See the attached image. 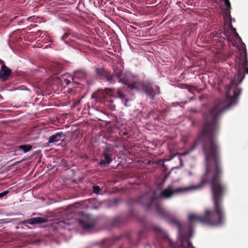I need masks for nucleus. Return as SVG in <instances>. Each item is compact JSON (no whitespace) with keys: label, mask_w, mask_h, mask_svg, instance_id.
<instances>
[{"label":"nucleus","mask_w":248,"mask_h":248,"mask_svg":"<svg viewBox=\"0 0 248 248\" xmlns=\"http://www.w3.org/2000/svg\"><path fill=\"white\" fill-rule=\"evenodd\" d=\"M18 148L19 150H23L24 153H27L32 149V146L30 144H24L19 146Z\"/></svg>","instance_id":"ddd939ff"},{"label":"nucleus","mask_w":248,"mask_h":248,"mask_svg":"<svg viewBox=\"0 0 248 248\" xmlns=\"http://www.w3.org/2000/svg\"><path fill=\"white\" fill-rule=\"evenodd\" d=\"M93 189L94 193L98 194L100 191V187L98 186H93Z\"/></svg>","instance_id":"a211bd4d"},{"label":"nucleus","mask_w":248,"mask_h":248,"mask_svg":"<svg viewBox=\"0 0 248 248\" xmlns=\"http://www.w3.org/2000/svg\"><path fill=\"white\" fill-rule=\"evenodd\" d=\"M229 27L231 28L232 31L234 33V36L236 38H238V39H240V40H241V38L239 37L238 34L237 33V32L236 31V29L232 27V24L231 23H230L229 24Z\"/></svg>","instance_id":"2eb2a0df"},{"label":"nucleus","mask_w":248,"mask_h":248,"mask_svg":"<svg viewBox=\"0 0 248 248\" xmlns=\"http://www.w3.org/2000/svg\"><path fill=\"white\" fill-rule=\"evenodd\" d=\"M115 78L118 79L119 82H122L124 84L126 85L124 82L121 81L120 78H122L123 80H129L132 82L134 77L129 75L124 74L120 70L117 69L114 70V75H108L107 76V80L110 83H114L116 81Z\"/></svg>","instance_id":"20e7f679"},{"label":"nucleus","mask_w":248,"mask_h":248,"mask_svg":"<svg viewBox=\"0 0 248 248\" xmlns=\"http://www.w3.org/2000/svg\"><path fill=\"white\" fill-rule=\"evenodd\" d=\"M11 72V70L8 67L4 64L2 65L0 69V80L1 81L7 80L10 76Z\"/></svg>","instance_id":"39448f33"},{"label":"nucleus","mask_w":248,"mask_h":248,"mask_svg":"<svg viewBox=\"0 0 248 248\" xmlns=\"http://www.w3.org/2000/svg\"><path fill=\"white\" fill-rule=\"evenodd\" d=\"M65 135L62 132L56 133L55 134L51 135L47 142V146L51 143H54L61 140L62 138H64Z\"/></svg>","instance_id":"6e6552de"},{"label":"nucleus","mask_w":248,"mask_h":248,"mask_svg":"<svg viewBox=\"0 0 248 248\" xmlns=\"http://www.w3.org/2000/svg\"><path fill=\"white\" fill-rule=\"evenodd\" d=\"M109 107L112 110H114L115 108V106L114 105H110Z\"/></svg>","instance_id":"4be33fe9"},{"label":"nucleus","mask_w":248,"mask_h":248,"mask_svg":"<svg viewBox=\"0 0 248 248\" xmlns=\"http://www.w3.org/2000/svg\"><path fill=\"white\" fill-rule=\"evenodd\" d=\"M87 76V74L83 70H78L74 73V76L72 78V80L75 82V79H79L80 81H82L86 79ZM76 82V81H75Z\"/></svg>","instance_id":"1a4fd4ad"},{"label":"nucleus","mask_w":248,"mask_h":248,"mask_svg":"<svg viewBox=\"0 0 248 248\" xmlns=\"http://www.w3.org/2000/svg\"><path fill=\"white\" fill-rule=\"evenodd\" d=\"M113 91L112 89L106 88L104 91H99L98 93H93L92 95L93 98H101L102 97H105L106 95L112 96Z\"/></svg>","instance_id":"423d86ee"},{"label":"nucleus","mask_w":248,"mask_h":248,"mask_svg":"<svg viewBox=\"0 0 248 248\" xmlns=\"http://www.w3.org/2000/svg\"><path fill=\"white\" fill-rule=\"evenodd\" d=\"M191 244L188 241H182L179 248H190Z\"/></svg>","instance_id":"4468645a"},{"label":"nucleus","mask_w":248,"mask_h":248,"mask_svg":"<svg viewBox=\"0 0 248 248\" xmlns=\"http://www.w3.org/2000/svg\"><path fill=\"white\" fill-rule=\"evenodd\" d=\"M155 230L156 232H158V231L159 232L160 231V229L158 227H155Z\"/></svg>","instance_id":"5701e85b"},{"label":"nucleus","mask_w":248,"mask_h":248,"mask_svg":"<svg viewBox=\"0 0 248 248\" xmlns=\"http://www.w3.org/2000/svg\"><path fill=\"white\" fill-rule=\"evenodd\" d=\"M63 82L66 85L69 84L71 82V81L70 80H69L68 79H64L63 80Z\"/></svg>","instance_id":"aec40b11"},{"label":"nucleus","mask_w":248,"mask_h":248,"mask_svg":"<svg viewBox=\"0 0 248 248\" xmlns=\"http://www.w3.org/2000/svg\"><path fill=\"white\" fill-rule=\"evenodd\" d=\"M8 191H5L3 192L0 193V198H2L3 197L6 196L8 193Z\"/></svg>","instance_id":"6ab92c4d"},{"label":"nucleus","mask_w":248,"mask_h":248,"mask_svg":"<svg viewBox=\"0 0 248 248\" xmlns=\"http://www.w3.org/2000/svg\"><path fill=\"white\" fill-rule=\"evenodd\" d=\"M236 68L238 75L235 77L227 89L226 101L218 100L210 108L208 112L203 115L204 124L202 131L199 134L202 136L210 135L212 139H216V132L218 129L217 120L220 115L226 109L235 103L236 98L241 93V90L237 88V84L240 83L244 78L243 70L248 74V58L246 49L243 50L240 57L236 60Z\"/></svg>","instance_id":"f03ea898"},{"label":"nucleus","mask_w":248,"mask_h":248,"mask_svg":"<svg viewBox=\"0 0 248 248\" xmlns=\"http://www.w3.org/2000/svg\"><path fill=\"white\" fill-rule=\"evenodd\" d=\"M47 221L46 219L41 217H37L32 218L30 219L27 221V223L31 225H33L36 224L45 223Z\"/></svg>","instance_id":"9b49d317"},{"label":"nucleus","mask_w":248,"mask_h":248,"mask_svg":"<svg viewBox=\"0 0 248 248\" xmlns=\"http://www.w3.org/2000/svg\"><path fill=\"white\" fill-rule=\"evenodd\" d=\"M103 155L104 159H101L100 164L101 166H106L107 165L110 164L112 162V158L111 155H109L106 152H104Z\"/></svg>","instance_id":"9d476101"},{"label":"nucleus","mask_w":248,"mask_h":248,"mask_svg":"<svg viewBox=\"0 0 248 248\" xmlns=\"http://www.w3.org/2000/svg\"><path fill=\"white\" fill-rule=\"evenodd\" d=\"M78 223L83 229L86 231H90L94 225V223L88 219H80L78 220Z\"/></svg>","instance_id":"0eeeda50"},{"label":"nucleus","mask_w":248,"mask_h":248,"mask_svg":"<svg viewBox=\"0 0 248 248\" xmlns=\"http://www.w3.org/2000/svg\"><path fill=\"white\" fill-rule=\"evenodd\" d=\"M117 93L118 97L120 98L122 100L124 101V104L125 106L127 107V102L128 100L126 98V95L123 93L122 89L118 88L117 91Z\"/></svg>","instance_id":"f8f14e48"},{"label":"nucleus","mask_w":248,"mask_h":248,"mask_svg":"<svg viewBox=\"0 0 248 248\" xmlns=\"http://www.w3.org/2000/svg\"><path fill=\"white\" fill-rule=\"evenodd\" d=\"M95 71H96V74L98 76H101L103 75V74H104V70L102 68H96Z\"/></svg>","instance_id":"dca6fc26"},{"label":"nucleus","mask_w":248,"mask_h":248,"mask_svg":"<svg viewBox=\"0 0 248 248\" xmlns=\"http://www.w3.org/2000/svg\"><path fill=\"white\" fill-rule=\"evenodd\" d=\"M200 143L202 145L206 164V171L201 177L200 184L176 188H173L172 186H169L163 189L158 196L154 193L151 198L148 194H145L139 200V202L148 207L155 205L158 214L170 223L177 225L179 229L180 228V222L174 217L171 213L162 206L158 200L170 199L176 193L200 189L207 183H209L211 186L214 209H206L202 216L190 214L188 216L189 222L191 224L200 222L209 226H221L225 221L222 201L223 196L227 191V186L221 180L222 170L220 165V148L216 139H212L210 135L202 136L199 134L192 146L182 153L181 155L190 154L198 146Z\"/></svg>","instance_id":"f257e3e1"},{"label":"nucleus","mask_w":248,"mask_h":248,"mask_svg":"<svg viewBox=\"0 0 248 248\" xmlns=\"http://www.w3.org/2000/svg\"><path fill=\"white\" fill-rule=\"evenodd\" d=\"M68 35H69L68 33H64L63 36L62 37V39L64 40L65 39H66L68 36Z\"/></svg>","instance_id":"412c9836"},{"label":"nucleus","mask_w":248,"mask_h":248,"mask_svg":"<svg viewBox=\"0 0 248 248\" xmlns=\"http://www.w3.org/2000/svg\"><path fill=\"white\" fill-rule=\"evenodd\" d=\"M121 81L124 82L130 89L132 90H143L152 99L156 95L159 93V87L153 85L149 82H141L138 80L135 77L132 82L129 80H123L122 78H120Z\"/></svg>","instance_id":"7ed1b4c3"},{"label":"nucleus","mask_w":248,"mask_h":248,"mask_svg":"<svg viewBox=\"0 0 248 248\" xmlns=\"http://www.w3.org/2000/svg\"><path fill=\"white\" fill-rule=\"evenodd\" d=\"M166 240L168 241V244L170 246L171 248H175V247L174 244L172 242V241H171V240L170 239V238L167 237L166 238Z\"/></svg>","instance_id":"f3484780"},{"label":"nucleus","mask_w":248,"mask_h":248,"mask_svg":"<svg viewBox=\"0 0 248 248\" xmlns=\"http://www.w3.org/2000/svg\"><path fill=\"white\" fill-rule=\"evenodd\" d=\"M188 175H192V172H190V171H188Z\"/></svg>","instance_id":"b1692460"}]
</instances>
